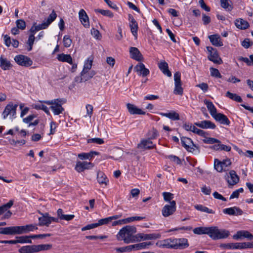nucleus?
<instances>
[{
    "label": "nucleus",
    "mask_w": 253,
    "mask_h": 253,
    "mask_svg": "<svg viewBox=\"0 0 253 253\" xmlns=\"http://www.w3.org/2000/svg\"><path fill=\"white\" fill-rule=\"evenodd\" d=\"M145 217L142 216H132L126 218V223L130 222L134 220H140Z\"/></svg>",
    "instance_id": "59"
},
{
    "label": "nucleus",
    "mask_w": 253,
    "mask_h": 253,
    "mask_svg": "<svg viewBox=\"0 0 253 253\" xmlns=\"http://www.w3.org/2000/svg\"><path fill=\"white\" fill-rule=\"evenodd\" d=\"M195 208L198 211H200L203 212H205L209 213H214V211L211 210L210 209L208 208L203 206L201 205H197L194 206Z\"/></svg>",
    "instance_id": "40"
},
{
    "label": "nucleus",
    "mask_w": 253,
    "mask_h": 253,
    "mask_svg": "<svg viewBox=\"0 0 253 253\" xmlns=\"http://www.w3.org/2000/svg\"><path fill=\"white\" fill-rule=\"evenodd\" d=\"M193 231L195 234H207L214 240L226 238L230 235L229 231L225 229L220 230L217 226L199 227L194 228Z\"/></svg>",
    "instance_id": "1"
},
{
    "label": "nucleus",
    "mask_w": 253,
    "mask_h": 253,
    "mask_svg": "<svg viewBox=\"0 0 253 253\" xmlns=\"http://www.w3.org/2000/svg\"><path fill=\"white\" fill-rule=\"evenodd\" d=\"M209 38L211 43L216 46H221L223 45L221 38L218 35H213L209 36Z\"/></svg>",
    "instance_id": "25"
},
{
    "label": "nucleus",
    "mask_w": 253,
    "mask_h": 253,
    "mask_svg": "<svg viewBox=\"0 0 253 253\" xmlns=\"http://www.w3.org/2000/svg\"><path fill=\"white\" fill-rule=\"evenodd\" d=\"M174 81L175 87L173 93L175 94L181 95L183 94V90L181 86V74L179 72L174 73Z\"/></svg>",
    "instance_id": "8"
},
{
    "label": "nucleus",
    "mask_w": 253,
    "mask_h": 253,
    "mask_svg": "<svg viewBox=\"0 0 253 253\" xmlns=\"http://www.w3.org/2000/svg\"><path fill=\"white\" fill-rule=\"evenodd\" d=\"M43 102L50 105V108L54 115H59L64 110L62 105L66 102V100L64 98H58L44 101Z\"/></svg>",
    "instance_id": "3"
},
{
    "label": "nucleus",
    "mask_w": 253,
    "mask_h": 253,
    "mask_svg": "<svg viewBox=\"0 0 253 253\" xmlns=\"http://www.w3.org/2000/svg\"><path fill=\"white\" fill-rule=\"evenodd\" d=\"M214 167L215 169L218 172H221L223 170V166L221 162L218 159L214 160Z\"/></svg>",
    "instance_id": "47"
},
{
    "label": "nucleus",
    "mask_w": 253,
    "mask_h": 253,
    "mask_svg": "<svg viewBox=\"0 0 253 253\" xmlns=\"http://www.w3.org/2000/svg\"><path fill=\"white\" fill-rule=\"evenodd\" d=\"M163 247L169 248V249H175V242L174 239H168L163 241V243L161 245Z\"/></svg>",
    "instance_id": "35"
},
{
    "label": "nucleus",
    "mask_w": 253,
    "mask_h": 253,
    "mask_svg": "<svg viewBox=\"0 0 253 253\" xmlns=\"http://www.w3.org/2000/svg\"><path fill=\"white\" fill-rule=\"evenodd\" d=\"M144 233H138L134 236L135 239V242H140L141 241H144Z\"/></svg>",
    "instance_id": "61"
},
{
    "label": "nucleus",
    "mask_w": 253,
    "mask_h": 253,
    "mask_svg": "<svg viewBox=\"0 0 253 253\" xmlns=\"http://www.w3.org/2000/svg\"><path fill=\"white\" fill-rule=\"evenodd\" d=\"M57 59L61 62H66L70 64H72V58L70 55L65 54L64 53L59 54L57 55Z\"/></svg>",
    "instance_id": "34"
},
{
    "label": "nucleus",
    "mask_w": 253,
    "mask_h": 253,
    "mask_svg": "<svg viewBox=\"0 0 253 253\" xmlns=\"http://www.w3.org/2000/svg\"><path fill=\"white\" fill-rule=\"evenodd\" d=\"M136 232V228L134 226H126L120 230L117 235L118 240H123L126 244L135 242L133 235Z\"/></svg>",
    "instance_id": "2"
},
{
    "label": "nucleus",
    "mask_w": 253,
    "mask_h": 253,
    "mask_svg": "<svg viewBox=\"0 0 253 253\" xmlns=\"http://www.w3.org/2000/svg\"><path fill=\"white\" fill-rule=\"evenodd\" d=\"M0 234L4 235L16 234V226H10L5 228H0Z\"/></svg>",
    "instance_id": "27"
},
{
    "label": "nucleus",
    "mask_w": 253,
    "mask_h": 253,
    "mask_svg": "<svg viewBox=\"0 0 253 253\" xmlns=\"http://www.w3.org/2000/svg\"><path fill=\"white\" fill-rule=\"evenodd\" d=\"M57 14L54 10H52V12L47 17L46 21L44 22L49 26L56 18Z\"/></svg>",
    "instance_id": "46"
},
{
    "label": "nucleus",
    "mask_w": 253,
    "mask_h": 253,
    "mask_svg": "<svg viewBox=\"0 0 253 253\" xmlns=\"http://www.w3.org/2000/svg\"><path fill=\"white\" fill-rule=\"evenodd\" d=\"M35 38V36H33V34H31L29 37L27 42V44L29 45V47L28 48V51H31L32 49V46L34 42Z\"/></svg>",
    "instance_id": "51"
},
{
    "label": "nucleus",
    "mask_w": 253,
    "mask_h": 253,
    "mask_svg": "<svg viewBox=\"0 0 253 253\" xmlns=\"http://www.w3.org/2000/svg\"><path fill=\"white\" fill-rule=\"evenodd\" d=\"M99 154V152L96 151H90L89 153H83L81 154H79L78 155V158H79L81 160H86V159H91L94 155H98Z\"/></svg>",
    "instance_id": "32"
},
{
    "label": "nucleus",
    "mask_w": 253,
    "mask_h": 253,
    "mask_svg": "<svg viewBox=\"0 0 253 253\" xmlns=\"http://www.w3.org/2000/svg\"><path fill=\"white\" fill-rule=\"evenodd\" d=\"M163 196L164 201L169 202V203L172 201L171 200L173 198V194L169 192H164L163 193Z\"/></svg>",
    "instance_id": "48"
},
{
    "label": "nucleus",
    "mask_w": 253,
    "mask_h": 253,
    "mask_svg": "<svg viewBox=\"0 0 253 253\" xmlns=\"http://www.w3.org/2000/svg\"><path fill=\"white\" fill-rule=\"evenodd\" d=\"M231 180H228V183L229 185H234L237 184L239 181V177L237 175L235 171L232 170L229 172Z\"/></svg>",
    "instance_id": "30"
},
{
    "label": "nucleus",
    "mask_w": 253,
    "mask_h": 253,
    "mask_svg": "<svg viewBox=\"0 0 253 253\" xmlns=\"http://www.w3.org/2000/svg\"><path fill=\"white\" fill-rule=\"evenodd\" d=\"M134 70L139 76L143 77L147 76L150 73L149 69L146 68L142 63H139L136 65L134 68Z\"/></svg>",
    "instance_id": "13"
},
{
    "label": "nucleus",
    "mask_w": 253,
    "mask_h": 253,
    "mask_svg": "<svg viewBox=\"0 0 253 253\" xmlns=\"http://www.w3.org/2000/svg\"><path fill=\"white\" fill-rule=\"evenodd\" d=\"M17 107V105H13L12 103L7 104L2 113L3 118L5 119L8 117L10 118L15 117Z\"/></svg>",
    "instance_id": "9"
},
{
    "label": "nucleus",
    "mask_w": 253,
    "mask_h": 253,
    "mask_svg": "<svg viewBox=\"0 0 253 253\" xmlns=\"http://www.w3.org/2000/svg\"><path fill=\"white\" fill-rule=\"evenodd\" d=\"M242 248L243 249H251L253 248V242L250 243H242Z\"/></svg>",
    "instance_id": "64"
},
{
    "label": "nucleus",
    "mask_w": 253,
    "mask_h": 253,
    "mask_svg": "<svg viewBox=\"0 0 253 253\" xmlns=\"http://www.w3.org/2000/svg\"><path fill=\"white\" fill-rule=\"evenodd\" d=\"M72 42V40L70 37L66 35L63 38V44L65 47H69Z\"/></svg>",
    "instance_id": "53"
},
{
    "label": "nucleus",
    "mask_w": 253,
    "mask_h": 253,
    "mask_svg": "<svg viewBox=\"0 0 253 253\" xmlns=\"http://www.w3.org/2000/svg\"><path fill=\"white\" fill-rule=\"evenodd\" d=\"M94 11L96 13H99L104 16H106L110 18H112L114 16L113 13L109 10L95 9Z\"/></svg>",
    "instance_id": "41"
},
{
    "label": "nucleus",
    "mask_w": 253,
    "mask_h": 253,
    "mask_svg": "<svg viewBox=\"0 0 253 253\" xmlns=\"http://www.w3.org/2000/svg\"><path fill=\"white\" fill-rule=\"evenodd\" d=\"M127 109L129 113L131 115H145V112L136 106L130 103L126 104Z\"/></svg>",
    "instance_id": "19"
},
{
    "label": "nucleus",
    "mask_w": 253,
    "mask_h": 253,
    "mask_svg": "<svg viewBox=\"0 0 253 253\" xmlns=\"http://www.w3.org/2000/svg\"><path fill=\"white\" fill-rule=\"evenodd\" d=\"M196 86L200 88L202 90H203L205 92L207 91L209 88L208 84L206 83H204L197 84Z\"/></svg>",
    "instance_id": "63"
},
{
    "label": "nucleus",
    "mask_w": 253,
    "mask_h": 253,
    "mask_svg": "<svg viewBox=\"0 0 253 253\" xmlns=\"http://www.w3.org/2000/svg\"><path fill=\"white\" fill-rule=\"evenodd\" d=\"M94 75L95 73L94 71H91L90 73L89 72H85L84 73V71L81 72V75L82 76L84 82L90 79Z\"/></svg>",
    "instance_id": "43"
},
{
    "label": "nucleus",
    "mask_w": 253,
    "mask_h": 253,
    "mask_svg": "<svg viewBox=\"0 0 253 253\" xmlns=\"http://www.w3.org/2000/svg\"><path fill=\"white\" fill-rule=\"evenodd\" d=\"M181 141L182 145L187 151L192 153L197 151L198 153H200V150L199 147L195 145L190 138L182 136L181 137Z\"/></svg>",
    "instance_id": "5"
},
{
    "label": "nucleus",
    "mask_w": 253,
    "mask_h": 253,
    "mask_svg": "<svg viewBox=\"0 0 253 253\" xmlns=\"http://www.w3.org/2000/svg\"><path fill=\"white\" fill-rule=\"evenodd\" d=\"M20 253H37L36 247L35 245H28L22 247L18 250Z\"/></svg>",
    "instance_id": "24"
},
{
    "label": "nucleus",
    "mask_w": 253,
    "mask_h": 253,
    "mask_svg": "<svg viewBox=\"0 0 253 253\" xmlns=\"http://www.w3.org/2000/svg\"><path fill=\"white\" fill-rule=\"evenodd\" d=\"M91 35L96 39H99L101 37V35L98 30L92 28L91 30Z\"/></svg>",
    "instance_id": "62"
},
{
    "label": "nucleus",
    "mask_w": 253,
    "mask_h": 253,
    "mask_svg": "<svg viewBox=\"0 0 253 253\" xmlns=\"http://www.w3.org/2000/svg\"><path fill=\"white\" fill-rule=\"evenodd\" d=\"M35 108L37 109L42 110L47 115H49L50 114L48 108L44 105L41 104L39 105H36Z\"/></svg>",
    "instance_id": "56"
},
{
    "label": "nucleus",
    "mask_w": 253,
    "mask_h": 253,
    "mask_svg": "<svg viewBox=\"0 0 253 253\" xmlns=\"http://www.w3.org/2000/svg\"><path fill=\"white\" fill-rule=\"evenodd\" d=\"M109 222H110V218L109 217H107L105 218H102L100 220H99L98 222L97 223L98 224V226H100L103 224H107Z\"/></svg>",
    "instance_id": "60"
},
{
    "label": "nucleus",
    "mask_w": 253,
    "mask_h": 253,
    "mask_svg": "<svg viewBox=\"0 0 253 253\" xmlns=\"http://www.w3.org/2000/svg\"><path fill=\"white\" fill-rule=\"evenodd\" d=\"M156 136V132H154L152 136L150 138L141 139L140 142L137 144V148L143 151H145L146 150L151 149L155 148L156 145L153 144L151 139L155 138Z\"/></svg>",
    "instance_id": "6"
},
{
    "label": "nucleus",
    "mask_w": 253,
    "mask_h": 253,
    "mask_svg": "<svg viewBox=\"0 0 253 253\" xmlns=\"http://www.w3.org/2000/svg\"><path fill=\"white\" fill-rule=\"evenodd\" d=\"M235 25L236 27L241 30H245L249 27L248 21L242 18L237 19L235 20Z\"/></svg>",
    "instance_id": "23"
},
{
    "label": "nucleus",
    "mask_w": 253,
    "mask_h": 253,
    "mask_svg": "<svg viewBox=\"0 0 253 253\" xmlns=\"http://www.w3.org/2000/svg\"><path fill=\"white\" fill-rule=\"evenodd\" d=\"M104 141L103 139L100 138H93L87 140V143H95L98 144H102Z\"/></svg>",
    "instance_id": "54"
},
{
    "label": "nucleus",
    "mask_w": 253,
    "mask_h": 253,
    "mask_svg": "<svg viewBox=\"0 0 253 253\" xmlns=\"http://www.w3.org/2000/svg\"><path fill=\"white\" fill-rule=\"evenodd\" d=\"M210 71L211 75V76L217 78H222V76L221 75L218 69L211 67L210 68Z\"/></svg>",
    "instance_id": "50"
},
{
    "label": "nucleus",
    "mask_w": 253,
    "mask_h": 253,
    "mask_svg": "<svg viewBox=\"0 0 253 253\" xmlns=\"http://www.w3.org/2000/svg\"><path fill=\"white\" fill-rule=\"evenodd\" d=\"M204 142L208 144H214V143H220V141L215 138L209 137L206 139H204Z\"/></svg>",
    "instance_id": "55"
},
{
    "label": "nucleus",
    "mask_w": 253,
    "mask_h": 253,
    "mask_svg": "<svg viewBox=\"0 0 253 253\" xmlns=\"http://www.w3.org/2000/svg\"><path fill=\"white\" fill-rule=\"evenodd\" d=\"M92 65V60L87 59L84 65V69L82 71H84V73L85 72H89L91 69Z\"/></svg>",
    "instance_id": "49"
},
{
    "label": "nucleus",
    "mask_w": 253,
    "mask_h": 253,
    "mask_svg": "<svg viewBox=\"0 0 253 253\" xmlns=\"http://www.w3.org/2000/svg\"><path fill=\"white\" fill-rule=\"evenodd\" d=\"M17 27L21 30H24L26 28V23L22 19L17 20L16 21Z\"/></svg>",
    "instance_id": "52"
},
{
    "label": "nucleus",
    "mask_w": 253,
    "mask_h": 253,
    "mask_svg": "<svg viewBox=\"0 0 253 253\" xmlns=\"http://www.w3.org/2000/svg\"><path fill=\"white\" fill-rule=\"evenodd\" d=\"M160 115L162 116L166 117L173 121L179 120L180 119L179 114L174 111L167 113H160Z\"/></svg>",
    "instance_id": "29"
},
{
    "label": "nucleus",
    "mask_w": 253,
    "mask_h": 253,
    "mask_svg": "<svg viewBox=\"0 0 253 253\" xmlns=\"http://www.w3.org/2000/svg\"><path fill=\"white\" fill-rule=\"evenodd\" d=\"M153 244L152 242H142L134 245H129L126 247L116 248L117 252L119 253H124L131 251L132 250L136 251L141 249H148L149 246Z\"/></svg>",
    "instance_id": "4"
},
{
    "label": "nucleus",
    "mask_w": 253,
    "mask_h": 253,
    "mask_svg": "<svg viewBox=\"0 0 253 253\" xmlns=\"http://www.w3.org/2000/svg\"><path fill=\"white\" fill-rule=\"evenodd\" d=\"M129 52L131 58L139 62L143 61V55L137 48L131 47L129 48Z\"/></svg>",
    "instance_id": "14"
},
{
    "label": "nucleus",
    "mask_w": 253,
    "mask_h": 253,
    "mask_svg": "<svg viewBox=\"0 0 253 253\" xmlns=\"http://www.w3.org/2000/svg\"><path fill=\"white\" fill-rule=\"evenodd\" d=\"M208 59L210 61L217 64H221L222 63V60L219 56L216 50L214 51L213 53H211V54L209 55Z\"/></svg>",
    "instance_id": "26"
},
{
    "label": "nucleus",
    "mask_w": 253,
    "mask_h": 253,
    "mask_svg": "<svg viewBox=\"0 0 253 253\" xmlns=\"http://www.w3.org/2000/svg\"><path fill=\"white\" fill-rule=\"evenodd\" d=\"M194 125L203 129H214L216 127L214 123L208 120L195 123Z\"/></svg>",
    "instance_id": "17"
},
{
    "label": "nucleus",
    "mask_w": 253,
    "mask_h": 253,
    "mask_svg": "<svg viewBox=\"0 0 253 253\" xmlns=\"http://www.w3.org/2000/svg\"><path fill=\"white\" fill-rule=\"evenodd\" d=\"M79 19L82 24L85 28H88L89 26V18L86 12L83 9H81L79 12Z\"/></svg>",
    "instance_id": "18"
},
{
    "label": "nucleus",
    "mask_w": 253,
    "mask_h": 253,
    "mask_svg": "<svg viewBox=\"0 0 253 253\" xmlns=\"http://www.w3.org/2000/svg\"><path fill=\"white\" fill-rule=\"evenodd\" d=\"M242 243L222 244L220 247L228 249H242Z\"/></svg>",
    "instance_id": "31"
},
{
    "label": "nucleus",
    "mask_w": 253,
    "mask_h": 253,
    "mask_svg": "<svg viewBox=\"0 0 253 253\" xmlns=\"http://www.w3.org/2000/svg\"><path fill=\"white\" fill-rule=\"evenodd\" d=\"M233 238L236 240L247 238L249 240H252L253 239V235L248 231L241 230L238 231L236 234L234 235Z\"/></svg>",
    "instance_id": "15"
},
{
    "label": "nucleus",
    "mask_w": 253,
    "mask_h": 253,
    "mask_svg": "<svg viewBox=\"0 0 253 253\" xmlns=\"http://www.w3.org/2000/svg\"><path fill=\"white\" fill-rule=\"evenodd\" d=\"M176 205L175 201H172L169 204L166 205L162 210V214L165 217L172 215L176 211Z\"/></svg>",
    "instance_id": "7"
},
{
    "label": "nucleus",
    "mask_w": 253,
    "mask_h": 253,
    "mask_svg": "<svg viewBox=\"0 0 253 253\" xmlns=\"http://www.w3.org/2000/svg\"><path fill=\"white\" fill-rule=\"evenodd\" d=\"M129 20L130 21L129 26L130 28L131 32L132 35L134 36L135 39H136L137 38V30H138V24L136 21L135 20L134 17L131 15H128Z\"/></svg>",
    "instance_id": "16"
},
{
    "label": "nucleus",
    "mask_w": 253,
    "mask_h": 253,
    "mask_svg": "<svg viewBox=\"0 0 253 253\" xmlns=\"http://www.w3.org/2000/svg\"><path fill=\"white\" fill-rule=\"evenodd\" d=\"M98 226V224H97V223H92V224H88L86 226L83 227L82 228V231H85V230H90V229L96 228V227H97Z\"/></svg>",
    "instance_id": "58"
},
{
    "label": "nucleus",
    "mask_w": 253,
    "mask_h": 253,
    "mask_svg": "<svg viewBox=\"0 0 253 253\" xmlns=\"http://www.w3.org/2000/svg\"><path fill=\"white\" fill-rule=\"evenodd\" d=\"M216 121L220 124L226 125H229L230 122L227 117L223 114L216 113L212 117Z\"/></svg>",
    "instance_id": "21"
},
{
    "label": "nucleus",
    "mask_w": 253,
    "mask_h": 253,
    "mask_svg": "<svg viewBox=\"0 0 253 253\" xmlns=\"http://www.w3.org/2000/svg\"><path fill=\"white\" fill-rule=\"evenodd\" d=\"M204 102L206 105L212 117H213L217 113L216 109L212 102L210 100L205 99L204 100Z\"/></svg>",
    "instance_id": "28"
},
{
    "label": "nucleus",
    "mask_w": 253,
    "mask_h": 253,
    "mask_svg": "<svg viewBox=\"0 0 253 253\" xmlns=\"http://www.w3.org/2000/svg\"><path fill=\"white\" fill-rule=\"evenodd\" d=\"M223 211L224 213L229 215H235V214L234 207L233 208L225 209L223 210Z\"/></svg>",
    "instance_id": "57"
},
{
    "label": "nucleus",
    "mask_w": 253,
    "mask_h": 253,
    "mask_svg": "<svg viewBox=\"0 0 253 253\" xmlns=\"http://www.w3.org/2000/svg\"><path fill=\"white\" fill-rule=\"evenodd\" d=\"M14 60L19 65L29 67L32 65V60L28 56L23 55H18L14 57Z\"/></svg>",
    "instance_id": "10"
},
{
    "label": "nucleus",
    "mask_w": 253,
    "mask_h": 253,
    "mask_svg": "<svg viewBox=\"0 0 253 253\" xmlns=\"http://www.w3.org/2000/svg\"><path fill=\"white\" fill-rule=\"evenodd\" d=\"M0 67L4 70H8L11 67V63L6 59V58H4L2 56H0Z\"/></svg>",
    "instance_id": "37"
},
{
    "label": "nucleus",
    "mask_w": 253,
    "mask_h": 253,
    "mask_svg": "<svg viewBox=\"0 0 253 253\" xmlns=\"http://www.w3.org/2000/svg\"><path fill=\"white\" fill-rule=\"evenodd\" d=\"M221 6L228 11H231L233 8L232 2L229 0H220Z\"/></svg>",
    "instance_id": "36"
},
{
    "label": "nucleus",
    "mask_w": 253,
    "mask_h": 253,
    "mask_svg": "<svg viewBox=\"0 0 253 253\" xmlns=\"http://www.w3.org/2000/svg\"><path fill=\"white\" fill-rule=\"evenodd\" d=\"M93 164L91 162L78 161L75 169L78 172H81L84 171L85 169H91L93 168Z\"/></svg>",
    "instance_id": "12"
},
{
    "label": "nucleus",
    "mask_w": 253,
    "mask_h": 253,
    "mask_svg": "<svg viewBox=\"0 0 253 253\" xmlns=\"http://www.w3.org/2000/svg\"><path fill=\"white\" fill-rule=\"evenodd\" d=\"M175 249H185L189 246L188 240L185 238L174 239Z\"/></svg>",
    "instance_id": "20"
},
{
    "label": "nucleus",
    "mask_w": 253,
    "mask_h": 253,
    "mask_svg": "<svg viewBox=\"0 0 253 253\" xmlns=\"http://www.w3.org/2000/svg\"><path fill=\"white\" fill-rule=\"evenodd\" d=\"M225 96L230 99L237 102H242L243 101L241 97L236 93H233L229 91L226 92Z\"/></svg>",
    "instance_id": "39"
},
{
    "label": "nucleus",
    "mask_w": 253,
    "mask_h": 253,
    "mask_svg": "<svg viewBox=\"0 0 253 253\" xmlns=\"http://www.w3.org/2000/svg\"><path fill=\"white\" fill-rule=\"evenodd\" d=\"M97 179L100 184H105L106 186L109 182V180L105 174L101 171L97 173Z\"/></svg>",
    "instance_id": "33"
},
{
    "label": "nucleus",
    "mask_w": 253,
    "mask_h": 253,
    "mask_svg": "<svg viewBox=\"0 0 253 253\" xmlns=\"http://www.w3.org/2000/svg\"><path fill=\"white\" fill-rule=\"evenodd\" d=\"M39 226H43L45 225L46 226H48L50 224V221L49 218H47L45 217L42 216L39 218Z\"/></svg>",
    "instance_id": "44"
},
{
    "label": "nucleus",
    "mask_w": 253,
    "mask_h": 253,
    "mask_svg": "<svg viewBox=\"0 0 253 253\" xmlns=\"http://www.w3.org/2000/svg\"><path fill=\"white\" fill-rule=\"evenodd\" d=\"M158 67L163 73L168 77H171V73L169 70L168 63L165 61H162L158 64Z\"/></svg>",
    "instance_id": "22"
},
{
    "label": "nucleus",
    "mask_w": 253,
    "mask_h": 253,
    "mask_svg": "<svg viewBox=\"0 0 253 253\" xmlns=\"http://www.w3.org/2000/svg\"><path fill=\"white\" fill-rule=\"evenodd\" d=\"M38 229L37 225L28 224L24 226H16V234H23Z\"/></svg>",
    "instance_id": "11"
},
{
    "label": "nucleus",
    "mask_w": 253,
    "mask_h": 253,
    "mask_svg": "<svg viewBox=\"0 0 253 253\" xmlns=\"http://www.w3.org/2000/svg\"><path fill=\"white\" fill-rule=\"evenodd\" d=\"M52 245L51 244H42L36 245L37 252L42 251L49 250L52 248Z\"/></svg>",
    "instance_id": "42"
},
{
    "label": "nucleus",
    "mask_w": 253,
    "mask_h": 253,
    "mask_svg": "<svg viewBox=\"0 0 253 253\" xmlns=\"http://www.w3.org/2000/svg\"><path fill=\"white\" fill-rule=\"evenodd\" d=\"M16 241L17 243H32L30 236H17L16 237Z\"/></svg>",
    "instance_id": "38"
},
{
    "label": "nucleus",
    "mask_w": 253,
    "mask_h": 253,
    "mask_svg": "<svg viewBox=\"0 0 253 253\" xmlns=\"http://www.w3.org/2000/svg\"><path fill=\"white\" fill-rule=\"evenodd\" d=\"M161 235L159 234L152 233V234H144V240H151L160 238Z\"/></svg>",
    "instance_id": "45"
}]
</instances>
